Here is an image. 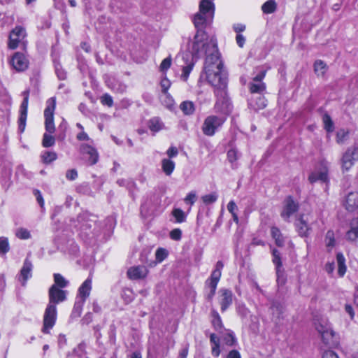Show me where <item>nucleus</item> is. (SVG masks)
<instances>
[{
  "instance_id": "obj_1",
  "label": "nucleus",
  "mask_w": 358,
  "mask_h": 358,
  "mask_svg": "<svg viewBox=\"0 0 358 358\" xmlns=\"http://www.w3.org/2000/svg\"><path fill=\"white\" fill-rule=\"evenodd\" d=\"M194 43V40L192 41ZM208 52L196 53L194 51L193 43H192V56L186 54L182 57L185 66L182 67L181 78L184 81H187L191 71L194 65V59L206 57L204 71L208 82L214 87V93L217 98L215 103V108L219 110L220 105L224 103V83L222 68L223 63L220 59V54L217 48V52L212 53V50L208 51Z\"/></svg>"
},
{
  "instance_id": "obj_2",
  "label": "nucleus",
  "mask_w": 358,
  "mask_h": 358,
  "mask_svg": "<svg viewBox=\"0 0 358 358\" xmlns=\"http://www.w3.org/2000/svg\"><path fill=\"white\" fill-rule=\"evenodd\" d=\"M215 6L213 0H201L199 6V12L193 17L192 21L196 29L194 37L193 49L196 53L207 52L212 50L211 55L217 52V41L213 38H208L204 31L213 20Z\"/></svg>"
},
{
  "instance_id": "obj_3",
  "label": "nucleus",
  "mask_w": 358,
  "mask_h": 358,
  "mask_svg": "<svg viewBox=\"0 0 358 358\" xmlns=\"http://www.w3.org/2000/svg\"><path fill=\"white\" fill-rule=\"evenodd\" d=\"M315 329L321 336L322 341L326 345H336L338 338L331 324L327 320H321L316 324Z\"/></svg>"
},
{
  "instance_id": "obj_4",
  "label": "nucleus",
  "mask_w": 358,
  "mask_h": 358,
  "mask_svg": "<svg viewBox=\"0 0 358 358\" xmlns=\"http://www.w3.org/2000/svg\"><path fill=\"white\" fill-rule=\"evenodd\" d=\"M26 36V30L20 26L16 27L10 33L8 48L14 50L19 46H22L25 48L27 43Z\"/></svg>"
},
{
  "instance_id": "obj_5",
  "label": "nucleus",
  "mask_w": 358,
  "mask_h": 358,
  "mask_svg": "<svg viewBox=\"0 0 358 358\" xmlns=\"http://www.w3.org/2000/svg\"><path fill=\"white\" fill-rule=\"evenodd\" d=\"M56 108V99L51 97L46 101V107L44 110L45 128L48 133L53 134L55 131L54 123V113Z\"/></svg>"
},
{
  "instance_id": "obj_6",
  "label": "nucleus",
  "mask_w": 358,
  "mask_h": 358,
  "mask_svg": "<svg viewBox=\"0 0 358 358\" xmlns=\"http://www.w3.org/2000/svg\"><path fill=\"white\" fill-rule=\"evenodd\" d=\"M57 320L56 305L48 303L43 315V327L42 331L45 334H49L50 329L55 324Z\"/></svg>"
},
{
  "instance_id": "obj_7",
  "label": "nucleus",
  "mask_w": 358,
  "mask_h": 358,
  "mask_svg": "<svg viewBox=\"0 0 358 358\" xmlns=\"http://www.w3.org/2000/svg\"><path fill=\"white\" fill-rule=\"evenodd\" d=\"M358 160V146L352 145L347 149L341 159L343 171H348Z\"/></svg>"
},
{
  "instance_id": "obj_8",
  "label": "nucleus",
  "mask_w": 358,
  "mask_h": 358,
  "mask_svg": "<svg viewBox=\"0 0 358 358\" xmlns=\"http://www.w3.org/2000/svg\"><path fill=\"white\" fill-rule=\"evenodd\" d=\"M329 166L328 163L325 161L320 162L318 168H317L313 172H312L309 177L308 180L310 183H314L317 181L321 182L327 183L329 182Z\"/></svg>"
},
{
  "instance_id": "obj_9",
  "label": "nucleus",
  "mask_w": 358,
  "mask_h": 358,
  "mask_svg": "<svg viewBox=\"0 0 358 358\" xmlns=\"http://www.w3.org/2000/svg\"><path fill=\"white\" fill-rule=\"evenodd\" d=\"M222 121L220 118L215 115L207 117L202 126L203 133L208 136H213L217 129L221 127Z\"/></svg>"
},
{
  "instance_id": "obj_10",
  "label": "nucleus",
  "mask_w": 358,
  "mask_h": 358,
  "mask_svg": "<svg viewBox=\"0 0 358 358\" xmlns=\"http://www.w3.org/2000/svg\"><path fill=\"white\" fill-rule=\"evenodd\" d=\"M222 262L219 261L216 264L215 269L212 272L210 278L206 280V286L210 289L209 297H212L215 293L217 283L222 275Z\"/></svg>"
},
{
  "instance_id": "obj_11",
  "label": "nucleus",
  "mask_w": 358,
  "mask_h": 358,
  "mask_svg": "<svg viewBox=\"0 0 358 358\" xmlns=\"http://www.w3.org/2000/svg\"><path fill=\"white\" fill-rule=\"evenodd\" d=\"M29 93L28 90L24 91L22 92L24 99L20 107V115L18 118V129L20 132H23L26 127L29 104Z\"/></svg>"
},
{
  "instance_id": "obj_12",
  "label": "nucleus",
  "mask_w": 358,
  "mask_h": 358,
  "mask_svg": "<svg viewBox=\"0 0 358 358\" xmlns=\"http://www.w3.org/2000/svg\"><path fill=\"white\" fill-rule=\"evenodd\" d=\"M9 64L16 71L20 72L28 68L29 60L24 54L17 52L10 57Z\"/></svg>"
},
{
  "instance_id": "obj_13",
  "label": "nucleus",
  "mask_w": 358,
  "mask_h": 358,
  "mask_svg": "<svg viewBox=\"0 0 358 358\" xmlns=\"http://www.w3.org/2000/svg\"><path fill=\"white\" fill-rule=\"evenodd\" d=\"M298 204L291 196L287 197L284 201V205L280 215L285 221H289L290 217L298 210Z\"/></svg>"
},
{
  "instance_id": "obj_14",
  "label": "nucleus",
  "mask_w": 358,
  "mask_h": 358,
  "mask_svg": "<svg viewBox=\"0 0 358 358\" xmlns=\"http://www.w3.org/2000/svg\"><path fill=\"white\" fill-rule=\"evenodd\" d=\"M33 267L32 262L26 258L17 275V279L22 286H25L27 280L31 278Z\"/></svg>"
},
{
  "instance_id": "obj_15",
  "label": "nucleus",
  "mask_w": 358,
  "mask_h": 358,
  "mask_svg": "<svg viewBox=\"0 0 358 358\" xmlns=\"http://www.w3.org/2000/svg\"><path fill=\"white\" fill-rule=\"evenodd\" d=\"M343 205L349 212L358 211V192H350L345 196Z\"/></svg>"
},
{
  "instance_id": "obj_16",
  "label": "nucleus",
  "mask_w": 358,
  "mask_h": 358,
  "mask_svg": "<svg viewBox=\"0 0 358 358\" xmlns=\"http://www.w3.org/2000/svg\"><path fill=\"white\" fill-rule=\"evenodd\" d=\"M80 152L83 155L88 156V162L90 165L95 164L99 160L97 150L91 145L83 143L80 146Z\"/></svg>"
},
{
  "instance_id": "obj_17",
  "label": "nucleus",
  "mask_w": 358,
  "mask_h": 358,
  "mask_svg": "<svg viewBox=\"0 0 358 358\" xmlns=\"http://www.w3.org/2000/svg\"><path fill=\"white\" fill-rule=\"evenodd\" d=\"M66 292L59 289L56 285H52L49 290V303H59L65 301Z\"/></svg>"
},
{
  "instance_id": "obj_18",
  "label": "nucleus",
  "mask_w": 358,
  "mask_h": 358,
  "mask_svg": "<svg viewBox=\"0 0 358 358\" xmlns=\"http://www.w3.org/2000/svg\"><path fill=\"white\" fill-rule=\"evenodd\" d=\"M148 273V270L145 266H134L127 271V275L131 280H140L145 278Z\"/></svg>"
},
{
  "instance_id": "obj_19",
  "label": "nucleus",
  "mask_w": 358,
  "mask_h": 358,
  "mask_svg": "<svg viewBox=\"0 0 358 358\" xmlns=\"http://www.w3.org/2000/svg\"><path fill=\"white\" fill-rule=\"evenodd\" d=\"M309 215H301L296 222V227L301 236H307L309 234L310 227L308 224Z\"/></svg>"
},
{
  "instance_id": "obj_20",
  "label": "nucleus",
  "mask_w": 358,
  "mask_h": 358,
  "mask_svg": "<svg viewBox=\"0 0 358 358\" xmlns=\"http://www.w3.org/2000/svg\"><path fill=\"white\" fill-rule=\"evenodd\" d=\"M92 289V278L88 277L79 287L76 297L85 301L90 296Z\"/></svg>"
},
{
  "instance_id": "obj_21",
  "label": "nucleus",
  "mask_w": 358,
  "mask_h": 358,
  "mask_svg": "<svg viewBox=\"0 0 358 358\" xmlns=\"http://www.w3.org/2000/svg\"><path fill=\"white\" fill-rule=\"evenodd\" d=\"M148 128L151 131L157 133L164 128V124L158 117L151 118L148 123Z\"/></svg>"
},
{
  "instance_id": "obj_22",
  "label": "nucleus",
  "mask_w": 358,
  "mask_h": 358,
  "mask_svg": "<svg viewBox=\"0 0 358 358\" xmlns=\"http://www.w3.org/2000/svg\"><path fill=\"white\" fill-rule=\"evenodd\" d=\"M346 237L351 241H355L358 238V217L352 220L350 229L347 232Z\"/></svg>"
},
{
  "instance_id": "obj_23",
  "label": "nucleus",
  "mask_w": 358,
  "mask_h": 358,
  "mask_svg": "<svg viewBox=\"0 0 358 358\" xmlns=\"http://www.w3.org/2000/svg\"><path fill=\"white\" fill-rule=\"evenodd\" d=\"M324 243L328 252H331L336 245L335 234L334 231L329 230L324 237Z\"/></svg>"
},
{
  "instance_id": "obj_24",
  "label": "nucleus",
  "mask_w": 358,
  "mask_h": 358,
  "mask_svg": "<svg viewBox=\"0 0 358 358\" xmlns=\"http://www.w3.org/2000/svg\"><path fill=\"white\" fill-rule=\"evenodd\" d=\"M271 234L273 238L275 240V244L278 247H282L285 243V238L282 236L280 229L276 227H271Z\"/></svg>"
},
{
  "instance_id": "obj_25",
  "label": "nucleus",
  "mask_w": 358,
  "mask_h": 358,
  "mask_svg": "<svg viewBox=\"0 0 358 358\" xmlns=\"http://www.w3.org/2000/svg\"><path fill=\"white\" fill-rule=\"evenodd\" d=\"M85 300L76 297V301L73 306V308L71 313L72 317H78L82 314L83 306L85 303Z\"/></svg>"
},
{
  "instance_id": "obj_26",
  "label": "nucleus",
  "mask_w": 358,
  "mask_h": 358,
  "mask_svg": "<svg viewBox=\"0 0 358 358\" xmlns=\"http://www.w3.org/2000/svg\"><path fill=\"white\" fill-rule=\"evenodd\" d=\"M249 90L251 93L261 94L266 90V84L264 82H255L252 80L249 83Z\"/></svg>"
},
{
  "instance_id": "obj_27",
  "label": "nucleus",
  "mask_w": 358,
  "mask_h": 358,
  "mask_svg": "<svg viewBox=\"0 0 358 358\" xmlns=\"http://www.w3.org/2000/svg\"><path fill=\"white\" fill-rule=\"evenodd\" d=\"M162 168L166 176H170L174 171L175 162L170 159H163Z\"/></svg>"
},
{
  "instance_id": "obj_28",
  "label": "nucleus",
  "mask_w": 358,
  "mask_h": 358,
  "mask_svg": "<svg viewBox=\"0 0 358 358\" xmlns=\"http://www.w3.org/2000/svg\"><path fill=\"white\" fill-rule=\"evenodd\" d=\"M336 260L338 264V273L343 277L346 272L345 259L342 253L336 255Z\"/></svg>"
},
{
  "instance_id": "obj_29",
  "label": "nucleus",
  "mask_w": 358,
  "mask_h": 358,
  "mask_svg": "<svg viewBox=\"0 0 358 358\" xmlns=\"http://www.w3.org/2000/svg\"><path fill=\"white\" fill-rule=\"evenodd\" d=\"M41 160L44 164H48L57 158V155L53 151H43L41 154Z\"/></svg>"
},
{
  "instance_id": "obj_30",
  "label": "nucleus",
  "mask_w": 358,
  "mask_h": 358,
  "mask_svg": "<svg viewBox=\"0 0 358 358\" xmlns=\"http://www.w3.org/2000/svg\"><path fill=\"white\" fill-rule=\"evenodd\" d=\"M171 214L175 219V222L176 223H182L186 221L187 214L180 208H173Z\"/></svg>"
},
{
  "instance_id": "obj_31",
  "label": "nucleus",
  "mask_w": 358,
  "mask_h": 358,
  "mask_svg": "<svg viewBox=\"0 0 358 358\" xmlns=\"http://www.w3.org/2000/svg\"><path fill=\"white\" fill-rule=\"evenodd\" d=\"M272 255H273V262L275 265L276 273L278 275V280H279L280 279V268H282V262H281L280 253V252L278 250L273 249L272 250Z\"/></svg>"
},
{
  "instance_id": "obj_32",
  "label": "nucleus",
  "mask_w": 358,
  "mask_h": 358,
  "mask_svg": "<svg viewBox=\"0 0 358 358\" xmlns=\"http://www.w3.org/2000/svg\"><path fill=\"white\" fill-rule=\"evenodd\" d=\"M277 9V3L274 0H268L262 6V10L265 14L273 13Z\"/></svg>"
},
{
  "instance_id": "obj_33",
  "label": "nucleus",
  "mask_w": 358,
  "mask_h": 358,
  "mask_svg": "<svg viewBox=\"0 0 358 358\" xmlns=\"http://www.w3.org/2000/svg\"><path fill=\"white\" fill-rule=\"evenodd\" d=\"M248 106L250 108L255 110L262 109L266 106V103L264 97L259 96L256 102H254L252 99L248 101Z\"/></svg>"
},
{
  "instance_id": "obj_34",
  "label": "nucleus",
  "mask_w": 358,
  "mask_h": 358,
  "mask_svg": "<svg viewBox=\"0 0 358 358\" xmlns=\"http://www.w3.org/2000/svg\"><path fill=\"white\" fill-rule=\"evenodd\" d=\"M210 343L212 344V354L217 357L220 355V338L215 334L210 335Z\"/></svg>"
},
{
  "instance_id": "obj_35",
  "label": "nucleus",
  "mask_w": 358,
  "mask_h": 358,
  "mask_svg": "<svg viewBox=\"0 0 358 358\" xmlns=\"http://www.w3.org/2000/svg\"><path fill=\"white\" fill-rule=\"evenodd\" d=\"M327 70L326 64L322 60H317L314 64V71L318 76H323Z\"/></svg>"
},
{
  "instance_id": "obj_36",
  "label": "nucleus",
  "mask_w": 358,
  "mask_h": 358,
  "mask_svg": "<svg viewBox=\"0 0 358 358\" xmlns=\"http://www.w3.org/2000/svg\"><path fill=\"white\" fill-rule=\"evenodd\" d=\"M15 235L17 238L21 240H27L31 237L30 231L24 227L16 229Z\"/></svg>"
},
{
  "instance_id": "obj_37",
  "label": "nucleus",
  "mask_w": 358,
  "mask_h": 358,
  "mask_svg": "<svg viewBox=\"0 0 358 358\" xmlns=\"http://www.w3.org/2000/svg\"><path fill=\"white\" fill-rule=\"evenodd\" d=\"M180 108L185 115H192L194 111V106L192 101H185L181 103Z\"/></svg>"
},
{
  "instance_id": "obj_38",
  "label": "nucleus",
  "mask_w": 358,
  "mask_h": 358,
  "mask_svg": "<svg viewBox=\"0 0 358 358\" xmlns=\"http://www.w3.org/2000/svg\"><path fill=\"white\" fill-rule=\"evenodd\" d=\"M225 345L229 346H236L237 345V339L233 331L225 329Z\"/></svg>"
},
{
  "instance_id": "obj_39",
  "label": "nucleus",
  "mask_w": 358,
  "mask_h": 358,
  "mask_svg": "<svg viewBox=\"0 0 358 358\" xmlns=\"http://www.w3.org/2000/svg\"><path fill=\"white\" fill-rule=\"evenodd\" d=\"M10 250V244L7 237H0V255H5Z\"/></svg>"
},
{
  "instance_id": "obj_40",
  "label": "nucleus",
  "mask_w": 358,
  "mask_h": 358,
  "mask_svg": "<svg viewBox=\"0 0 358 358\" xmlns=\"http://www.w3.org/2000/svg\"><path fill=\"white\" fill-rule=\"evenodd\" d=\"M322 120L324 126V129L327 132H332L334 131V122L329 115L325 113L322 117Z\"/></svg>"
},
{
  "instance_id": "obj_41",
  "label": "nucleus",
  "mask_w": 358,
  "mask_h": 358,
  "mask_svg": "<svg viewBox=\"0 0 358 358\" xmlns=\"http://www.w3.org/2000/svg\"><path fill=\"white\" fill-rule=\"evenodd\" d=\"M227 210L231 214L234 221L238 224V207L234 201H230L227 205Z\"/></svg>"
},
{
  "instance_id": "obj_42",
  "label": "nucleus",
  "mask_w": 358,
  "mask_h": 358,
  "mask_svg": "<svg viewBox=\"0 0 358 358\" xmlns=\"http://www.w3.org/2000/svg\"><path fill=\"white\" fill-rule=\"evenodd\" d=\"M55 143V138L47 133H45L43 136L42 145L44 148H49L54 145Z\"/></svg>"
},
{
  "instance_id": "obj_43",
  "label": "nucleus",
  "mask_w": 358,
  "mask_h": 358,
  "mask_svg": "<svg viewBox=\"0 0 358 358\" xmlns=\"http://www.w3.org/2000/svg\"><path fill=\"white\" fill-rule=\"evenodd\" d=\"M212 324L214 328L219 331L222 329V319L217 312H212Z\"/></svg>"
},
{
  "instance_id": "obj_44",
  "label": "nucleus",
  "mask_w": 358,
  "mask_h": 358,
  "mask_svg": "<svg viewBox=\"0 0 358 358\" xmlns=\"http://www.w3.org/2000/svg\"><path fill=\"white\" fill-rule=\"evenodd\" d=\"M54 280L55 285L57 287H59L61 288H64L67 286L68 282L65 280V278L59 273H55L54 275Z\"/></svg>"
},
{
  "instance_id": "obj_45",
  "label": "nucleus",
  "mask_w": 358,
  "mask_h": 358,
  "mask_svg": "<svg viewBox=\"0 0 358 358\" xmlns=\"http://www.w3.org/2000/svg\"><path fill=\"white\" fill-rule=\"evenodd\" d=\"M171 57H166L162 62L159 70L163 73V75H166V71L171 67Z\"/></svg>"
},
{
  "instance_id": "obj_46",
  "label": "nucleus",
  "mask_w": 358,
  "mask_h": 358,
  "mask_svg": "<svg viewBox=\"0 0 358 358\" xmlns=\"http://www.w3.org/2000/svg\"><path fill=\"white\" fill-rule=\"evenodd\" d=\"M56 74L59 80H64L66 78V73L62 68L60 64L54 60Z\"/></svg>"
},
{
  "instance_id": "obj_47",
  "label": "nucleus",
  "mask_w": 358,
  "mask_h": 358,
  "mask_svg": "<svg viewBox=\"0 0 358 358\" xmlns=\"http://www.w3.org/2000/svg\"><path fill=\"white\" fill-rule=\"evenodd\" d=\"M227 158H228L229 162L231 164L232 167L234 168V166L236 165V164H234V163L238 159L237 150L234 148L230 149L227 152Z\"/></svg>"
},
{
  "instance_id": "obj_48",
  "label": "nucleus",
  "mask_w": 358,
  "mask_h": 358,
  "mask_svg": "<svg viewBox=\"0 0 358 358\" xmlns=\"http://www.w3.org/2000/svg\"><path fill=\"white\" fill-rule=\"evenodd\" d=\"M201 199L206 205H210L217 201V195L215 193L208 194L203 196Z\"/></svg>"
},
{
  "instance_id": "obj_49",
  "label": "nucleus",
  "mask_w": 358,
  "mask_h": 358,
  "mask_svg": "<svg viewBox=\"0 0 358 358\" xmlns=\"http://www.w3.org/2000/svg\"><path fill=\"white\" fill-rule=\"evenodd\" d=\"M168 256V252L166 249L159 248L155 252L156 259L159 262H162Z\"/></svg>"
},
{
  "instance_id": "obj_50",
  "label": "nucleus",
  "mask_w": 358,
  "mask_h": 358,
  "mask_svg": "<svg viewBox=\"0 0 358 358\" xmlns=\"http://www.w3.org/2000/svg\"><path fill=\"white\" fill-rule=\"evenodd\" d=\"M162 91L164 94H168V90L171 87V81L166 78V75H164V78L162 79L161 83Z\"/></svg>"
},
{
  "instance_id": "obj_51",
  "label": "nucleus",
  "mask_w": 358,
  "mask_h": 358,
  "mask_svg": "<svg viewBox=\"0 0 358 358\" xmlns=\"http://www.w3.org/2000/svg\"><path fill=\"white\" fill-rule=\"evenodd\" d=\"M196 200V194L195 192L192 191L189 192L184 199V201L186 204L193 206Z\"/></svg>"
},
{
  "instance_id": "obj_52",
  "label": "nucleus",
  "mask_w": 358,
  "mask_h": 358,
  "mask_svg": "<svg viewBox=\"0 0 358 358\" xmlns=\"http://www.w3.org/2000/svg\"><path fill=\"white\" fill-rule=\"evenodd\" d=\"M84 357L85 352L81 345H78L77 348H74L72 354L71 355V358H84Z\"/></svg>"
},
{
  "instance_id": "obj_53",
  "label": "nucleus",
  "mask_w": 358,
  "mask_h": 358,
  "mask_svg": "<svg viewBox=\"0 0 358 358\" xmlns=\"http://www.w3.org/2000/svg\"><path fill=\"white\" fill-rule=\"evenodd\" d=\"M348 135V131L345 129L339 130L336 134V142L338 144H342L345 141L347 136Z\"/></svg>"
},
{
  "instance_id": "obj_54",
  "label": "nucleus",
  "mask_w": 358,
  "mask_h": 358,
  "mask_svg": "<svg viewBox=\"0 0 358 358\" xmlns=\"http://www.w3.org/2000/svg\"><path fill=\"white\" fill-rule=\"evenodd\" d=\"M101 102L103 105L111 107L113 105V100L110 95L108 94H103L101 98Z\"/></svg>"
},
{
  "instance_id": "obj_55",
  "label": "nucleus",
  "mask_w": 358,
  "mask_h": 358,
  "mask_svg": "<svg viewBox=\"0 0 358 358\" xmlns=\"http://www.w3.org/2000/svg\"><path fill=\"white\" fill-rule=\"evenodd\" d=\"M170 237L172 240L179 241L182 237V231L180 229H174L170 232Z\"/></svg>"
},
{
  "instance_id": "obj_56",
  "label": "nucleus",
  "mask_w": 358,
  "mask_h": 358,
  "mask_svg": "<svg viewBox=\"0 0 358 358\" xmlns=\"http://www.w3.org/2000/svg\"><path fill=\"white\" fill-rule=\"evenodd\" d=\"M225 115L231 114L233 111V106L231 100L225 95Z\"/></svg>"
},
{
  "instance_id": "obj_57",
  "label": "nucleus",
  "mask_w": 358,
  "mask_h": 358,
  "mask_svg": "<svg viewBox=\"0 0 358 358\" xmlns=\"http://www.w3.org/2000/svg\"><path fill=\"white\" fill-rule=\"evenodd\" d=\"M76 138L78 140V141H92L90 139V138L89 137V136L87 135V133L85 132L84 130L83 131H80L76 136Z\"/></svg>"
},
{
  "instance_id": "obj_58",
  "label": "nucleus",
  "mask_w": 358,
  "mask_h": 358,
  "mask_svg": "<svg viewBox=\"0 0 358 358\" xmlns=\"http://www.w3.org/2000/svg\"><path fill=\"white\" fill-rule=\"evenodd\" d=\"M34 194L36 196L38 204L41 206V208H43L44 206V200L41 192L38 189H34Z\"/></svg>"
},
{
  "instance_id": "obj_59",
  "label": "nucleus",
  "mask_w": 358,
  "mask_h": 358,
  "mask_svg": "<svg viewBox=\"0 0 358 358\" xmlns=\"http://www.w3.org/2000/svg\"><path fill=\"white\" fill-rule=\"evenodd\" d=\"M178 154V151L176 147H170L166 151V155L170 159L176 157Z\"/></svg>"
},
{
  "instance_id": "obj_60",
  "label": "nucleus",
  "mask_w": 358,
  "mask_h": 358,
  "mask_svg": "<svg viewBox=\"0 0 358 358\" xmlns=\"http://www.w3.org/2000/svg\"><path fill=\"white\" fill-rule=\"evenodd\" d=\"M66 177L70 180H74L78 177V173L75 169L69 170L66 173Z\"/></svg>"
},
{
  "instance_id": "obj_61",
  "label": "nucleus",
  "mask_w": 358,
  "mask_h": 358,
  "mask_svg": "<svg viewBox=\"0 0 358 358\" xmlns=\"http://www.w3.org/2000/svg\"><path fill=\"white\" fill-rule=\"evenodd\" d=\"M236 41L237 45L240 48H243L244 46L245 43V38L242 34H238L236 35Z\"/></svg>"
},
{
  "instance_id": "obj_62",
  "label": "nucleus",
  "mask_w": 358,
  "mask_h": 358,
  "mask_svg": "<svg viewBox=\"0 0 358 358\" xmlns=\"http://www.w3.org/2000/svg\"><path fill=\"white\" fill-rule=\"evenodd\" d=\"M234 30L238 34L244 31L245 29V25L243 24H235L233 26Z\"/></svg>"
},
{
  "instance_id": "obj_63",
  "label": "nucleus",
  "mask_w": 358,
  "mask_h": 358,
  "mask_svg": "<svg viewBox=\"0 0 358 358\" xmlns=\"http://www.w3.org/2000/svg\"><path fill=\"white\" fill-rule=\"evenodd\" d=\"M322 358H338V357L334 352L328 350L324 352Z\"/></svg>"
},
{
  "instance_id": "obj_64",
  "label": "nucleus",
  "mask_w": 358,
  "mask_h": 358,
  "mask_svg": "<svg viewBox=\"0 0 358 358\" xmlns=\"http://www.w3.org/2000/svg\"><path fill=\"white\" fill-rule=\"evenodd\" d=\"M227 358H241V356L238 351L233 350L228 353Z\"/></svg>"
}]
</instances>
